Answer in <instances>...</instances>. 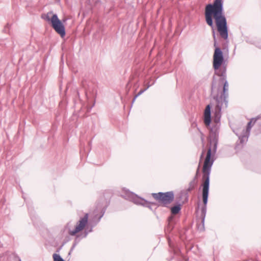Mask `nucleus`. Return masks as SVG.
<instances>
[{
    "label": "nucleus",
    "mask_w": 261,
    "mask_h": 261,
    "mask_svg": "<svg viewBox=\"0 0 261 261\" xmlns=\"http://www.w3.org/2000/svg\"><path fill=\"white\" fill-rule=\"evenodd\" d=\"M224 60L221 49L218 47H216L213 55V66L215 70V74L221 77L217 83L213 77L211 94L216 102L215 112V121L216 122L220 120L222 109L227 108L228 105L229 85L226 80V67L223 65L222 68H220L223 64Z\"/></svg>",
    "instance_id": "f257e3e1"
},
{
    "label": "nucleus",
    "mask_w": 261,
    "mask_h": 261,
    "mask_svg": "<svg viewBox=\"0 0 261 261\" xmlns=\"http://www.w3.org/2000/svg\"><path fill=\"white\" fill-rule=\"evenodd\" d=\"M218 138L219 135L217 130L215 131L212 130L210 133V139L208 141V148L202 168V180L203 182L202 184V187L204 205L201 207L200 215V218H202V222L204 221L206 215V204L208 200L210 186V174L214 161V159L211 158V156L212 155H214L216 152Z\"/></svg>",
    "instance_id": "f03ea898"
},
{
    "label": "nucleus",
    "mask_w": 261,
    "mask_h": 261,
    "mask_svg": "<svg viewBox=\"0 0 261 261\" xmlns=\"http://www.w3.org/2000/svg\"><path fill=\"white\" fill-rule=\"evenodd\" d=\"M222 0H215L213 4L206 6L205 9V18L207 24L212 29L214 27L213 17L215 20L217 31L220 37L224 40H227L228 36V30L226 19L223 14Z\"/></svg>",
    "instance_id": "7ed1b4c3"
},
{
    "label": "nucleus",
    "mask_w": 261,
    "mask_h": 261,
    "mask_svg": "<svg viewBox=\"0 0 261 261\" xmlns=\"http://www.w3.org/2000/svg\"><path fill=\"white\" fill-rule=\"evenodd\" d=\"M42 18L47 21H50L52 27L62 37L65 36V27L56 14H53V12L50 11L42 15Z\"/></svg>",
    "instance_id": "20e7f679"
},
{
    "label": "nucleus",
    "mask_w": 261,
    "mask_h": 261,
    "mask_svg": "<svg viewBox=\"0 0 261 261\" xmlns=\"http://www.w3.org/2000/svg\"><path fill=\"white\" fill-rule=\"evenodd\" d=\"M124 197L125 199L133 202L135 204L143 205L148 207L151 210L156 208L158 206L155 203L148 202L129 191H126Z\"/></svg>",
    "instance_id": "39448f33"
},
{
    "label": "nucleus",
    "mask_w": 261,
    "mask_h": 261,
    "mask_svg": "<svg viewBox=\"0 0 261 261\" xmlns=\"http://www.w3.org/2000/svg\"><path fill=\"white\" fill-rule=\"evenodd\" d=\"M197 184V181H195V179H192L189 184V187L185 192H182L180 193L179 200L181 199L182 203H184L186 202L188 200V192L191 191L195 189Z\"/></svg>",
    "instance_id": "423d86ee"
},
{
    "label": "nucleus",
    "mask_w": 261,
    "mask_h": 261,
    "mask_svg": "<svg viewBox=\"0 0 261 261\" xmlns=\"http://www.w3.org/2000/svg\"><path fill=\"white\" fill-rule=\"evenodd\" d=\"M88 214H86L84 217L80 219L77 223L75 229L73 230L70 231L69 234L71 236H74L76 233L84 229L88 223Z\"/></svg>",
    "instance_id": "0eeeda50"
},
{
    "label": "nucleus",
    "mask_w": 261,
    "mask_h": 261,
    "mask_svg": "<svg viewBox=\"0 0 261 261\" xmlns=\"http://www.w3.org/2000/svg\"><path fill=\"white\" fill-rule=\"evenodd\" d=\"M174 199L173 191L164 192V206L168 207V204L171 203Z\"/></svg>",
    "instance_id": "6e6552de"
},
{
    "label": "nucleus",
    "mask_w": 261,
    "mask_h": 261,
    "mask_svg": "<svg viewBox=\"0 0 261 261\" xmlns=\"http://www.w3.org/2000/svg\"><path fill=\"white\" fill-rule=\"evenodd\" d=\"M181 208V205L178 204L170 208L171 214L173 215H176L180 211Z\"/></svg>",
    "instance_id": "1a4fd4ad"
},
{
    "label": "nucleus",
    "mask_w": 261,
    "mask_h": 261,
    "mask_svg": "<svg viewBox=\"0 0 261 261\" xmlns=\"http://www.w3.org/2000/svg\"><path fill=\"white\" fill-rule=\"evenodd\" d=\"M153 197L159 202H163V192H159V193H152Z\"/></svg>",
    "instance_id": "9d476101"
},
{
    "label": "nucleus",
    "mask_w": 261,
    "mask_h": 261,
    "mask_svg": "<svg viewBox=\"0 0 261 261\" xmlns=\"http://www.w3.org/2000/svg\"><path fill=\"white\" fill-rule=\"evenodd\" d=\"M154 83V81L153 80L150 79V80H146L144 82V86L145 88L147 90L151 86H152Z\"/></svg>",
    "instance_id": "9b49d317"
},
{
    "label": "nucleus",
    "mask_w": 261,
    "mask_h": 261,
    "mask_svg": "<svg viewBox=\"0 0 261 261\" xmlns=\"http://www.w3.org/2000/svg\"><path fill=\"white\" fill-rule=\"evenodd\" d=\"M54 261H65L59 254L54 253L53 255Z\"/></svg>",
    "instance_id": "f8f14e48"
},
{
    "label": "nucleus",
    "mask_w": 261,
    "mask_h": 261,
    "mask_svg": "<svg viewBox=\"0 0 261 261\" xmlns=\"http://www.w3.org/2000/svg\"><path fill=\"white\" fill-rule=\"evenodd\" d=\"M211 121V116H204V122L206 125H209Z\"/></svg>",
    "instance_id": "ddd939ff"
},
{
    "label": "nucleus",
    "mask_w": 261,
    "mask_h": 261,
    "mask_svg": "<svg viewBox=\"0 0 261 261\" xmlns=\"http://www.w3.org/2000/svg\"><path fill=\"white\" fill-rule=\"evenodd\" d=\"M204 116H211V107L207 105L204 111Z\"/></svg>",
    "instance_id": "4468645a"
},
{
    "label": "nucleus",
    "mask_w": 261,
    "mask_h": 261,
    "mask_svg": "<svg viewBox=\"0 0 261 261\" xmlns=\"http://www.w3.org/2000/svg\"><path fill=\"white\" fill-rule=\"evenodd\" d=\"M200 219H201L200 224H199L197 227H198V229L202 231L204 229V221L202 222V218H200Z\"/></svg>",
    "instance_id": "2eb2a0df"
},
{
    "label": "nucleus",
    "mask_w": 261,
    "mask_h": 261,
    "mask_svg": "<svg viewBox=\"0 0 261 261\" xmlns=\"http://www.w3.org/2000/svg\"><path fill=\"white\" fill-rule=\"evenodd\" d=\"M146 90V89L145 88H144V89H142V90H141L134 97V99H133V101L132 102H134L135 100V99H136V98L139 96L140 95H141V94H142L143 92H144Z\"/></svg>",
    "instance_id": "dca6fc26"
},
{
    "label": "nucleus",
    "mask_w": 261,
    "mask_h": 261,
    "mask_svg": "<svg viewBox=\"0 0 261 261\" xmlns=\"http://www.w3.org/2000/svg\"><path fill=\"white\" fill-rule=\"evenodd\" d=\"M14 259L15 260V261H21L20 257L19 256H18L17 255L14 254Z\"/></svg>",
    "instance_id": "f3484780"
},
{
    "label": "nucleus",
    "mask_w": 261,
    "mask_h": 261,
    "mask_svg": "<svg viewBox=\"0 0 261 261\" xmlns=\"http://www.w3.org/2000/svg\"><path fill=\"white\" fill-rule=\"evenodd\" d=\"M204 153H205V150H204V149H203V150H202V153H201V154L200 157V160H201L202 159V158H203V156H204Z\"/></svg>",
    "instance_id": "a211bd4d"
},
{
    "label": "nucleus",
    "mask_w": 261,
    "mask_h": 261,
    "mask_svg": "<svg viewBox=\"0 0 261 261\" xmlns=\"http://www.w3.org/2000/svg\"><path fill=\"white\" fill-rule=\"evenodd\" d=\"M251 121H250V122H249L248 123V124H247V129H250V128H251Z\"/></svg>",
    "instance_id": "6ab92c4d"
},
{
    "label": "nucleus",
    "mask_w": 261,
    "mask_h": 261,
    "mask_svg": "<svg viewBox=\"0 0 261 261\" xmlns=\"http://www.w3.org/2000/svg\"><path fill=\"white\" fill-rule=\"evenodd\" d=\"M198 174H199L196 173V175H195V177H194V178L193 179H195V181H197V179Z\"/></svg>",
    "instance_id": "aec40b11"
},
{
    "label": "nucleus",
    "mask_w": 261,
    "mask_h": 261,
    "mask_svg": "<svg viewBox=\"0 0 261 261\" xmlns=\"http://www.w3.org/2000/svg\"><path fill=\"white\" fill-rule=\"evenodd\" d=\"M198 174H199L196 173V175H195V177H194V178L193 179H195V181H197V179Z\"/></svg>",
    "instance_id": "412c9836"
},
{
    "label": "nucleus",
    "mask_w": 261,
    "mask_h": 261,
    "mask_svg": "<svg viewBox=\"0 0 261 261\" xmlns=\"http://www.w3.org/2000/svg\"><path fill=\"white\" fill-rule=\"evenodd\" d=\"M168 243L170 247H171V241L169 238H168Z\"/></svg>",
    "instance_id": "4be33fe9"
},
{
    "label": "nucleus",
    "mask_w": 261,
    "mask_h": 261,
    "mask_svg": "<svg viewBox=\"0 0 261 261\" xmlns=\"http://www.w3.org/2000/svg\"><path fill=\"white\" fill-rule=\"evenodd\" d=\"M199 167H200V166H199H199H198V168H197V171H196V173H198V174H199Z\"/></svg>",
    "instance_id": "5701e85b"
},
{
    "label": "nucleus",
    "mask_w": 261,
    "mask_h": 261,
    "mask_svg": "<svg viewBox=\"0 0 261 261\" xmlns=\"http://www.w3.org/2000/svg\"><path fill=\"white\" fill-rule=\"evenodd\" d=\"M213 37H214V39L215 40V32H214V31H213Z\"/></svg>",
    "instance_id": "b1692460"
},
{
    "label": "nucleus",
    "mask_w": 261,
    "mask_h": 261,
    "mask_svg": "<svg viewBox=\"0 0 261 261\" xmlns=\"http://www.w3.org/2000/svg\"><path fill=\"white\" fill-rule=\"evenodd\" d=\"M214 46H215V47L216 46V41H215V43H214Z\"/></svg>",
    "instance_id": "393cba45"
},
{
    "label": "nucleus",
    "mask_w": 261,
    "mask_h": 261,
    "mask_svg": "<svg viewBox=\"0 0 261 261\" xmlns=\"http://www.w3.org/2000/svg\"><path fill=\"white\" fill-rule=\"evenodd\" d=\"M171 219H172V217H171L169 218V220H170Z\"/></svg>",
    "instance_id": "a878e982"
}]
</instances>
